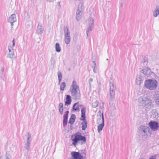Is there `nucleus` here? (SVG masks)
<instances>
[{
    "instance_id": "nucleus-1",
    "label": "nucleus",
    "mask_w": 159,
    "mask_h": 159,
    "mask_svg": "<svg viewBox=\"0 0 159 159\" xmlns=\"http://www.w3.org/2000/svg\"><path fill=\"white\" fill-rule=\"evenodd\" d=\"M138 131L142 139H146L148 135L150 136L152 134V131L149 127L146 126L141 125L138 129Z\"/></svg>"
},
{
    "instance_id": "nucleus-2",
    "label": "nucleus",
    "mask_w": 159,
    "mask_h": 159,
    "mask_svg": "<svg viewBox=\"0 0 159 159\" xmlns=\"http://www.w3.org/2000/svg\"><path fill=\"white\" fill-rule=\"evenodd\" d=\"M71 139L73 142L72 144L74 146H75L79 141H81L80 143L81 145L84 144L86 141V137L81 135L80 133H77L72 135Z\"/></svg>"
},
{
    "instance_id": "nucleus-3",
    "label": "nucleus",
    "mask_w": 159,
    "mask_h": 159,
    "mask_svg": "<svg viewBox=\"0 0 159 159\" xmlns=\"http://www.w3.org/2000/svg\"><path fill=\"white\" fill-rule=\"evenodd\" d=\"M138 102L141 106L146 108H152L153 107L152 100L150 98L143 96H140L139 98Z\"/></svg>"
},
{
    "instance_id": "nucleus-4",
    "label": "nucleus",
    "mask_w": 159,
    "mask_h": 159,
    "mask_svg": "<svg viewBox=\"0 0 159 159\" xmlns=\"http://www.w3.org/2000/svg\"><path fill=\"white\" fill-rule=\"evenodd\" d=\"M72 89H71V95L74 99L79 100L80 98V94L79 90V87L77 85L76 81H73L72 84L71 85Z\"/></svg>"
},
{
    "instance_id": "nucleus-5",
    "label": "nucleus",
    "mask_w": 159,
    "mask_h": 159,
    "mask_svg": "<svg viewBox=\"0 0 159 159\" xmlns=\"http://www.w3.org/2000/svg\"><path fill=\"white\" fill-rule=\"evenodd\" d=\"M158 85V82L155 79H148L146 80L144 83L145 87L150 90L156 89Z\"/></svg>"
},
{
    "instance_id": "nucleus-6",
    "label": "nucleus",
    "mask_w": 159,
    "mask_h": 159,
    "mask_svg": "<svg viewBox=\"0 0 159 159\" xmlns=\"http://www.w3.org/2000/svg\"><path fill=\"white\" fill-rule=\"evenodd\" d=\"M81 115L80 120L84 121L81 123L82 130H85L87 127V122L85 120L86 108L84 107L82 108L81 110Z\"/></svg>"
},
{
    "instance_id": "nucleus-7",
    "label": "nucleus",
    "mask_w": 159,
    "mask_h": 159,
    "mask_svg": "<svg viewBox=\"0 0 159 159\" xmlns=\"http://www.w3.org/2000/svg\"><path fill=\"white\" fill-rule=\"evenodd\" d=\"M116 87L114 84V82L112 78L111 77L110 80V90L111 98H113L115 95V92Z\"/></svg>"
},
{
    "instance_id": "nucleus-8",
    "label": "nucleus",
    "mask_w": 159,
    "mask_h": 159,
    "mask_svg": "<svg viewBox=\"0 0 159 159\" xmlns=\"http://www.w3.org/2000/svg\"><path fill=\"white\" fill-rule=\"evenodd\" d=\"M148 125L150 129L153 131L157 130L159 127L158 123L155 121H151L148 124Z\"/></svg>"
},
{
    "instance_id": "nucleus-9",
    "label": "nucleus",
    "mask_w": 159,
    "mask_h": 159,
    "mask_svg": "<svg viewBox=\"0 0 159 159\" xmlns=\"http://www.w3.org/2000/svg\"><path fill=\"white\" fill-rule=\"evenodd\" d=\"M71 154L73 159H82L84 156V154L81 155L79 152L75 151L72 152Z\"/></svg>"
},
{
    "instance_id": "nucleus-10",
    "label": "nucleus",
    "mask_w": 159,
    "mask_h": 159,
    "mask_svg": "<svg viewBox=\"0 0 159 159\" xmlns=\"http://www.w3.org/2000/svg\"><path fill=\"white\" fill-rule=\"evenodd\" d=\"M27 134L28 136L26 140V143L25 145V148L28 151H29L30 149V145L31 140L30 139L31 138V135L29 132L27 133Z\"/></svg>"
},
{
    "instance_id": "nucleus-11",
    "label": "nucleus",
    "mask_w": 159,
    "mask_h": 159,
    "mask_svg": "<svg viewBox=\"0 0 159 159\" xmlns=\"http://www.w3.org/2000/svg\"><path fill=\"white\" fill-rule=\"evenodd\" d=\"M144 76L140 75H138L136 77V83L137 85H140L143 83L144 80Z\"/></svg>"
},
{
    "instance_id": "nucleus-12",
    "label": "nucleus",
    "mask_w": 159,
    "mask_h": 159,
    "mask_svg": "<svg viewBox=\"0 0 159 159\" xmlns=\"http://www.w3.org/2000/svg\"><path fill=\"white\" fill-rule=\"evenodd\" d=\"M141 72L147 76H149L153 72L151 71V69L149 67H146L143 69Z\"/></svg>"
},
{
    "instance_id": "nucleus-13",
    "label": "nucleus",
    "mask_w": 159,
    "mask_h": 159,
    "mask_svg": "<svg viewBox=\"0 0 159 159\" xmlns=\"http://www.w3.org/2000/svg\"><path fill=\"white\" fill-rule=\"evenodd\" d=\"M65 114L63 116V125L64 126H66L67 125L68 117L69 111H67L65 112Z\"/></svg>"
},
{
    "instance_id": "nucleus-14",
    "label": "nucleus",
    "mask_w": 159,
    "mask_h": 159,
    "mask_svg": "<svg viewBox=\"0 0 159 159\" xmlns=\"http://www.w3.org/2000/svg\"><path fill=\"white\" fill-rule=\"evenodd\" d=\"M102 123L99 125L98 126V130L99 133H100L101 131L102 130L103 128V127L104 125V119L103 113H102Z\"/></svg>"
},
{
    "instance_id": "nucleus-15",
    "label": "nucleus",
    "mask_w": 159,
    "mask_h": 159,
    "mask_svg": "<svg viewBox=\"0 0 159 159\" xmlns=\"http://www.w3.org/2000/svg\"><path fill=\"white\" fill-rule=\"evenodd\" d=\"M16 20V16L15 14L11 15L9 18V22L12 26L13 25V23Z\"/></svg>"
},
{
    "instance_id": "nucleus-16",
    "label": "nucleus",
    "mask_w": 159,
    "mask_h": 159,
    "mask_svg": "<svg viewBox=\"0 0 159 159\" xmlns=\"http://www.w3.org/2000/svg\"><path fill=\"white\" fill-rule=\"evenodd\" d=\"M7 58H10L13 61L15 58V55L14 53V50L12 49L11 52H9V53L7 55Z\"/></svg>"
},
{
    "instance_id": "nucleus-17",
    "label": "nucleus",
    "mask_w": 159,
    "mask_h": 159,
    "mask_svg": "<svg viewBox=\"0 0 159 159\" xmlns=\"http://www.w3.org/2000/svg\"><path fill=\"white\" fill-rule=\"evenodd\" d=\"M159 15V5L156 6L153 12V16L154 17H157Z\"/></svg>"
},
{
    "instance_id": "nucleus-18",
    "label": "nucleus",
    "mask_w": 159,
    "mask_h": 159,
    "mask_svg": "<svg viewBox=\"0 0 159 159\" xmlns=\"http://www.w3.org/2000/svg\"><path fill=\"white\" fill-rule=\"evenodd\" d=\"M55 64L54 58L53 57H52L50 62V68L51 69H53L54 68Z\"/></svg>"
},
{
    "instance_id": "nucleus-19",
    "label": "nucleus",
    "mask_w": 159,
    "mask_h": 159,
    "mask_svg": "<svg viewBox=\"0 0 159 159\" xmlns=\"http://www.w3.org/2000/svg\"><path fill=\"white\" fill-rule=\"evenodd\" d=\"M71 97L69 95H67L66 96V101L65 102V105L68 106L71 103Z\"/></svg>"
},
{
    "instance_id": "nucleus-20",
    "label": "nucleus",
    "mask_w": 159,
    "mask_h": 159,
    "mask_svg": "<svg viewBox=\"0 0 159 159\" xmlns=\"http://www.w3.org/2000/svg\"><path fill=\"white\" fill-rule=\"evenodd\" d=\"M76 116L75 114H72L70 118L68 123L71 124H72L75 122V119Z\"/></svg>"
},
{
    "instance_id": "nucleus-21",
    "label": "nucleus",
    "mask_w": 159,
    "mask_h": 159,
    "mask_svg": "<svg viewBox=\"0 0 159 159\" xmlns=\"http://www.w3.org/2000/svg\"><path fill=\"white\" fill-rule=\"evenodd\" d=\"M83 12L81 11L77 10L76 13V19L78 20H80L81 16L82 15Z\"/></svg>"
},
{
    "instance_id": "nucleus-22",
    "label": "nucleus",
    "mask_w": 159,
    "mask_h": 159,
    "mask_svg": "<svg viewBox=\"0 0 159 159\" xmlns=\"http://www.w3.org/2000/svg\"><path fill=\"white\" fill-rule=\"evenodd\" d=\"M83 1H80V3L78 5L77 10L81 11L83 12L84 9V6L83 5Z\"/></svg>"
},
{
    "instance_id": "nucleus-23",
    "label": "nucleus",
    "mask_w": 159,
    "mask_h": 159,
    "mask_svg": "<svg viewBox=\"0 0 159 159\" xmlns=\"http://www.w3.org/2000/svg\"><path fill=\"white\" fill-rule=\"evenodd\" d=\"M64 33L65 36H70V32L68 28L67 27H64Z\"/></svg>"
},
{
    "instance_id": "nucleus-24",
    "label": "nucleus",
    "mask_w": 159,
    "mask_h": 159,
    "mask_svg": "<svg viewBox=\"0 0 159 159\" xmlns=\"http://www.w3.org/2000/svg\"><path fill=\"white\" fill-rule=\"evenodd\" d=\"M43 28L41 25L39 24L38 25L37 27V31L40 34H41L43 33Z\"/></svg>"
},
{
    "instance_id": "nucleus-25",
    "label": "nucleus",
    "mask_w": 159,
    "mask_h": 159,
    "mask_svg": "<svg viewBox=\"0 0 159 159\" xmlns=\"http://www.w3.org/2000/svg\"><path fill=\"white\" fill-rule=\"evenodd\" d=\"M94 25L93 24L90 25L89 26L87 30L86 31V34L88 37L89 33L90 32L92 31V28L94 27Z\"/></svg>"
},
{
    "instance_id": "nucleus-26",
    "label": "nucleus",
    "mask_w": 159,
    "mask_h": 159,
    "mask_svg": "<svg viewBox=\"0 0 159 159\" xmlns=\"http://www.w3.org/2000/svg\"><path fill=\"white\" fill-rule=\"evenodd\" d=\"M79 103H75L73 105L72 107L73 110L75 111H80V109L79 107L78 106Z\"/></svg>"
},
{
    "instance_id": "nucleus-27",
    "label": "nucleus",
    "mask_w": 159,
    "mask_h": 159,
    "mask_svg": "<svg viewBox=\"0 0 159 159\" xmlns=\"http://www.w3.org/2000/svg\"><path fill=\"white\" fill-rule=\"evenodd\" d=\"M64 41L66 44H68L70 43V36H65Z\"/></svg>"
},
{
    "instance_id": "nucleus-28",
    "label": "nucleus",
    "mask_w": 159,
    "mask_h": 159,
    "mask_svg": "<svg viewBox=\"0 0 159 159\" xmlns=\"http://www.w3.org/2000/svg\"><path fill=\"white\" fill-rule=\"evenodd\" d=\"M66 86V84L65 82H62L60 86V89L61 91H63L65 90V89Z\"/></svg>"
},
{
    "instance_id": "nucleus-29",
    "label": "nucleus",
    "mask_w": 159,
    "mask_h": 159,
    "mask_svg": "<svg viewBox=\"0 0 159 159\" xmlns=\"http://www.w3.org/2000/svg\"><path fill=\"white\" fill-rule=\"evenodd\" d=\"M56 51L57 52H59L61 51V48L59 44L58 43H56L55 44Z\"/></svg>"
},
{
    "instance_id": "nucleus-30",
    "label": "nucleus",
    "mask_w": 159,
    "mask_h": 159,
    "mask_svg": "<svg viewBox=\"0 0 159 159\" xmlns=\"http://www.w3.org/2000/svg\"><path fill=\"white\" fill-rule=\"evenodd\" d=\"M141 62L144 65H147L148 63L147 58L145 57L143 58L141 60Z\"/></svg>"
},
{
    "instance_id": "nucleus-31",
    "label": "nucleus",
    "mask_w": 159,
    "mask_h": 159,
    "mask_svg": "<svg viewBox=\"0 0 159 159\" xmlns=\"http://www.w3.org/2000/svg\"><path fill=\"white\" fill-rule=\"evenodd\" d=\"M155 100L156 103L159 105V94L156 95L155 98Z\"/></svg>"
},
{
    "instance_id": "nucleus-32",
    "label": "nucleus",
    "mask_w": 159,
    "mask_h": 159,
    "mask_svg": "<svg viewBox=\"0 0 159 159\" xmlns=\"http://www.w3.org/2000/svg\"><path fill=\"white\" fill-rule=\"evenodd\" d=\"M88 21L89 26H90V25H94L93 20L91 17L89 18Z\"/></svg>"
},
{
    "instance_id": "nucleus-33",
    "label": "nucleus",
    "mask_w": 159,
    "mask_h": 159,
    "mask_svg": "<svg viewBox=\"0 0 159 159\" xmlns=\"http://www.w3.org/2000/svg\"><path fill=\"white\" fill-rule=\"evenodd\" d=\"M98 102L97 101H95L93 102L92 104V106L93 107L95 108L98 106Z\"/></svg>"
},
{
    "instance_id": "nucleus-34",
    "label": "nucleus",
    "mask_w": 159,
    "mask_h": 159,
    "mask_svg": "<svg viewBox=\"0 0 159 159\" xmlns=\"http://www.w3.org/2000/svg\"><path fill=\"white\" fill-rule=\"evenodd\" d=\"M59 112L61 115H62L63 113V107L59 108Z\"/></svg>"
},
{
    "instance_id": "nucleus-35",
    "label": "nucleus",
    "mask_w": 159,
    "mask_h": 159,
    "mask_svg": "<svg viewBox=\"0 0 159 159\" xmlns=\"http://www.w3.org/2000/svg\"><path fill=\"white\" fill-rule=\"evenodd\" d=\"M92 62L93 64V65L92 66V68H95V67L96 68L97 66L95 62V61H93Z\"/></svg>"
},
{
    "instance_id": "nucleus-36",
    "label": "nucleus",
    "mask_w": 159,
    "mask_h": 159,
    "mask_svg": "<svg viewBox=\"0 0 159 159\" xmlns=\"http://www.w3.org/2000/svg\"><path fill=\"white\" fill-rule=\"evenodd\" d=\"M57 75L58 76V78H62L61 73L60 72L58 71L57 72Z\"/></svg>"
},
{
    "instance_id": "nucleus-37",
    "label": "nucleus",
    "mask_w": 159,
    "mask_h": 159,
    "mask_svg": "<svg viewBox=\"0 0 159 159\" xmlns=\"http://www.w3.org/2000/svg\"><path fill=\"white\" fill-rule=\"evenodd\" d=\"M93 81V79L91 78H90L89 79V86H90V87L91 86V84L90 82H92Z\"/></svg>"
},
{
    "instance_id": "nucleus-38",
    "label": "nucleus",
    "mask_w": 159,
    "mask_h": 159,
    "mask_svg": "<svg viewBox=\"0 0 159 159\" xmlns=\"http://www.w3.org/2000/svg\"><path fill=\"white\" fill-rule=\"evenodd\" d=\"M63 107V104L62 103H60L59 104V108Z\"/></svg>"
},
{
    "instance_id": "nucleus-39",
    "label": "nucleus",
    "mask_w": 159,
    "mask_h": 159,
    "mask_svg": "<svg viewBox=\"0 0 159 159\" xmlns=\"http://www.w3.org/2000/svg\"><path fill=\"white\" fill-rule=\"evenodd\" d=\"M60 2H57L58 5V9H60L61 7V5H60Z\"/></svg>"
},
{
    "instance_id": "nucleus-40",
    "label": "nucleus",
    "mask_w": 159,
    "mask_h": 159,
    "mask_svg": "<svg viewBox=\"0 0 159 159\" xmlns=\"http://www.w3.org/2000/svg\"><path fill=\"white\" fill-rule=\"evenodd\" d=\"M93 71L94 73H97V67H96V68L95 67V68H93Z\"/></svg>"
},
{
    "instance_id": "nucleus-41",
    "label": "nucleus",
    "mask_w": 159,
    "mask_h": 159,
    "mask_svg": "<svg viewBox=\"0 0 159 159\" xmlns=\"http://www.w3.org/2000/svg\"><path fill=\"white\" fill-rule=\"evenodd\" d=\"M58 84H59L61 81L62 78H58Z\"/></svg>"
},
{
    "instance_id": "nucleus-42",
    "label": "nucleus",
    "mask_w": 159,
    "mask_h": 159,
    "mask_svg": "<svg viewBox=\"0 0 159 159\" xmlns=\"http://www.w3.org/2000/svg\"><path fill=\"white\" fill-rule=\"evenodd\" d=\"M149 159H156V157L155 156H152L150 157Z\"/></svg>"
},
{
    "instance_id": "nucleus-43",
    "label": "nucleus",
    "mask_w": 159,
    "mask_h": 159,
    "mask_svg": "<svg viewBox=\"0 0 159 159\" xmlns=\"http://www.w3.org/2000/svg\"><path fill=\"white\" fill-rule=\"evenodd\" d=\"M11 47H8V50L9 51V52H11L12 50L11 49Z\"/></svg>"
},
{
    "instance_id": "nucleus-44",
    "label": "nucleus",
    "mask_w": 159,
    "mask_h": 159,
    "mask_svg": "<svg viewBox=\"0 0 159 159\" xmlns=\"http://www.w3.org/2000/svg\"><path fill=\"white\" fill-rule=\"evenodd\" d=\"M4 68L3 67H2L1 68V71L2 72V73H3L4 71Z\"/></svg>"
},
{
    "instance_id": "nucleus-45",
    "label": "nucleus",
    "mask_w": 159,
    "mask_h": 159,
    "mask_svg": "<svg viewBox=\"0 0 159 159\" xmlns=\"http://www.w3.org/2000/svg\"><path fill=\"white\" fill-rule=\"evenodd\" d=\"M98 113V114H99L98 116H100V117H101V111H99Z\"/></svg>"
},
{
    "instance_id": "nucleus-46",
    "label": "nucleus",
    "mask_w": 159,
    "mask_h": 159,
    "mask_svg": "<svg viewBox=\"0 0 159 159\" xmlns=\"http://www.w3.org/2000/svg\"><path fill=\"white\" fill-rule=\"evenodd\" d=\"M84 152L85 151H84V152H83V153H81V154L83 153L84 154V155L85 156L86 155V153L85 152Z\"/></svg>"
},
{
    "instance_id": "nucleus-47",
    "label": "nucleus",
    "mask_w": 159,
    "mask_h": 159,
    "mask_svg": "<svg viewBox=\"0 0 159 159\" xmlns=\"http://www.w3.org/2000/svg\"><path fill=\"white\" fill-rule=\"evenodd\" d=\"M15 45V43H13L12 44V47H14Z\"/></svg>"
},
{
    "instance_id": "nucleus-48",
    "label": "nucleus",
    "mask_w": 159,
    "mask_h": 159,
    "mask_svg": "<svg viewBox=\"0 0 159 159\" xmlns=\"http://www.w3.org/2000/svg\"><path fill=\"white\" fill-rule=\"evenodd\" d=\"M12 42L13 43H15L14 39H13V40H12Z\"/></svg>"
},
{
    "instance_id": "nucleus-49",
    "label": "nucleus",
    "mask_w": 159,
    "mask_h": 159,
    "mask_svg": "<svg viewBox=\"0 0 159 159\" xmlns=\"http://www.w3.org/2000/svg\"><path fill=\"white\" fill-rule=\"evenodd\" d=\"M6 159H10L8 157H6Z\"/></svg>"
},
{
    "instance_id": "nucleus-50",
    "label": "nucleus",
    "mask_w": 159,
    "mask_h": 159,
    "mask_svg": "<svg viewBox=\"0 0 159 159\" xmlns=\"http://www.w3.org/2000/svg\"><path fill=\"white\" fill-rule=\"evenodd\" d=\"M0 159H2V158L1 157H0Z\"/></svg>"
},
{
    "instance_id": "nucleus-51",
    "label": "nucleus",
    "mask_w": 159,
    "mask_h": 159,
    "mask_svg": "<svg viewBox=\"0 0 159 159\" xmlns=\"http://www.w3.org/2000/svg\"><path fill=\"white\" fill-rule=\"evenodd\" d=\"M106 60H107V61H108V59L107 58V59H106Z\"/></svg>"
},
{
    "instance_id": "nucleus-52",
    "label": "nucleus",
    "mask_w": 159,
    "mask_h": 159,
    "mask_svg": "<svg viewBox=\"0 0 159 159\" xmlns=\"http://www.w3.org/2000/svg\"><path fill=\"white\" fill-rule=\"evenodd\" d=\"M102 107L103 108V106H102Z\"/></svg>"
}]
</instances>
